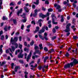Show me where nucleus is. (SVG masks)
I'll use <instances>...</instances> for the list:
<instances>
[{"instance_id":"49","label":"nucleus","mask_w":78,"mask_h":78,"mask_svg":"<svg viewBox=\"0 0 78 78\" xmlns=\"http://www.w3.org/2000/svg\"><path fill=\"white\" fill-rule=\"evenodd\" d=\"M23 28H24V25H21V30H23Z\"/></svg>"},{"instance_id":"48","label":"nucleus","mask_w":78,"mask_h":78,"mask_svg":"<svg viewBox=\"0 0 78 78\" xmlns=\"http://www.w3.org/2000/svg\"><path fill=\"white\" fill-rule=\"evenodd\" d=\"M42 66H38V69L39 70H41V69H42Z\"/></svg>"},{"instance_id":"16","label":"nucleus","mask_w":78,"mask_h":78,"mask_svg":"<svg viewBox=\"0 0 78 78\" xmlns=\"http://www.w3.org/2000/svg\"><path fill=\"white\" fill-rule=\"evenodd\" d=\"M3 47V45H1L0 46V55L2 54L3 53V50H2V48Z\"/></svg>"},{"instance_id":"20","label":"nucleus","mask_w":78,"mask_h":78,"mask_svg":"<svg viewBox=\"0 0 78 78\" xmlns=\"http://www.w3.org/2000/svg\"><path fill=\"white\" fill-rule=\"evenodd\" d=\"M24 51H27V53H28L29 52V49L25 48H24Z\"/></svg>"},{"instance_id":"41","label":"nucleus","mask_w":78,"mask_h":78,"mask_svg":"<svg viewBox=\"0 0 78 78\" xmlns=\"http://www.w3.org/2000/svg\"><path fill=\"white\" fill-rule=\"evenodd\" d=\"M15 68L17 70H18V69H20V66H16Z\"/></svg>"},{"instance_id":"30","label":"nucleus","mask_w":78,"mask_h":78,"mask_svg":"<svg viewBox=\"0 0 78 78\" xmlns=\"http://www.w3.org/2000/svg\"><path fill=\"white\" fill-rule=\"evenodd\" d=\"M23 47V46H22V45L21 44H19V45L18 46L19 48H20V49H22V47Z\"/></svg>"},{"instance_id":"26","label":"nucleus","mask_w":78,"mask_h":78,"mask_svg":"<svg viewBox=\"0 0 78 78\" xmlns=\"http://www.w3.org/2000/svg\"><path fill=\"white\" fill-rule=\"evenodd\" d=\"M35 51H36L37 53V54H38L39 55H41V51H40L38 50H36Z\"/></svg>"},{"instance_id":"17","label":"nucleus","mask_w":78,"mask_h":78,"mask_svg":"<svg viewBox=\"0 0 78 78\" xmlns=\"http://www.w3.org/2000/svg\"><path fill=\"white\" fill-rule=\"evenodd\" d=\"M12 45H14L15 46V48H18V44L15 43H12Z\"/></svg>"},{"instance_id":"52","label":"nucleus","mask_w":78,"mask_h":78,"mask_svg":"<svg viewBox=\"0 0 78 78\" xmlns=\"http://www.w3.org/2000/svg\"><path fill=\"white\" fill-rule=\"evenodd\" d=\"M73 6H74V8H76V5L75 4V3H73Z\"/></svg>"},{"instance_id":"4","label":"nucleus","mask_w":78,"mask_h":78,"mask_svg":"<svg viewBox=\"0 0 78 78\" xmlns=\"http://www.w3.org/2000/svg\"><path fill=\"white\" fill-rule=\"evenodd\" d=\"M71 26L70 23H68L66 26V29L64 30L65 32H69L70 31V26Z\"/></svg>"},{"instance_id":"8","label":"nucleus","mask_w":78,"mask_h":78,"mask_svg":"<svg viewBox=\"0 0 78 78\" xmlns=\"http://www.w3.org/2000/svg\"><path fill=\"white\" fill-rule=\"evenodd\" d=\"M45 26H44L42 27V29L40 30L38 33L39 34H41L42 33L45 32Z\"/></svg>"},{"instance_id":"10","label":"nucleus","mask_w":78,"mask_h":78,"mask_svg":"<svg viewBox=\"0 0 78 78\" xmlns=\"http://www.w3.org/2000/svg\"><path fill=\"white\" fill-rule=\"evenodd\" d=\"M45 68L48 69V65H47L46 66V65H44L43 67L42 66V69L43 72H45Z\"/></svg>"},{"instance_id":"32","label":"nucleus","mask_w":78,"mask_h":78,"mask_svg":"<svg viewBox=\"0 0 78 78\" xmlns=\"http://www.w3.org/2000/svg\"><path fill=\"white\" fill-rule=\"evenodd\" d=\"M65 56L66 57H69V56H70V55L68 52H67L66 53V54L65 55Z\"/></svg>"},{"instance_id":"2","label":"nucleus","mask_w":78,"mask_h":78,"mask_svg":"<svg viewBox=\"0 0 78 78\" xmlns=\"http://www.w3.org/2000/svg\"><path fill=\"white\" fill-rule=\"evenodd\" d=\"M47 16H50V13L49 12H48L46 13V15H45L42 14V13H40L39 14V17L43 19H45V17H46Z\"/></svg>"},{"instance_id":"33","label":"nucleus","mask_w":78,"mask_h":78,"mask_svg":"<svg viewBox=\"0 0 78 78\" xmlns=\"http://www.w3.org/2000/svg\"><path fill=\"white\" fill-rule=\"evenodd\" d=\"M27 19H24L22 20V22H23V23H25L26 22H27Z\"/></svg>"},{"instance_id":"54","label":"nucleus","mask_w":78,"mask_h":78,"mask_svg":"<svg viewBox=\"0 0 78 78\" xmlns=\"http://www.w3.org/2000/svg\"><path fill=\"white\" fill-rule=\"evenodd\" d=\"M20 34V33H19V32H17L16 33L15 35L16 36H17V35H19Z\"/></svg>"},{"instance_id":"37","label":"nucleus","mask_w":78,"mask_h":78,"mask_svg":"<svg viewBox=\"0 0 78 78\" xmlns=\"http://www.w3.org/2000/svg\"><path fill=\"white\" fill-rule=\"evenodd\" d=\"M50 51H49V53H52V52H54V50L53 48H51V49H50Z\"/></svg>"},{"instance_id":"25","label":"nucleus","mask_w":78,"mask_h":78,"mask_svg":"<svg viewBox=\"0 0 78 78\" xmlns=\"http://www.w3.org/2000/svg\"><path fill=\"white\" fill-rule=\"evenodd\" d=\"M39 46L40 47V50H42V49H43V47H42V44H39Z\"/></svg>"},{"instance_id":"60","label":"nucleus","mask_w":78,"mask_h":78,"mask_svg":"<svg viewBox=\"0 0 78 78\" xmlns=\"http://www.w3.org/2000/svg\"><path fill=\"white\" fill-rule=\"evenodd\" d=\"M9 52V50L8 49H7L5 51V52L6 53H8Z\"/></svg>"},{"instance_id":"23","label":"nucleus","mask_w":78,"mask_h":78,"mask_svg":"<svg viewBox=\"0 0 78 78\" xmlns=\"http://www.w3.org/2000/svg\"><path fill=\"white\" fill-rule=\"evenodd\" d=\"M18 58H23V55L22 54V55H18Z\"/></svg>"},{"instance_id":"43","label":"nucleus","mask_w":78,"mask_h":78,"mask_svg":"<svg viewBox=\"0 0 78 78\" xmlns=\"http://www.w3.org/2000/svg\"><path fill=\"white\" fill-rule=\"evenodd\" d=\"M45 4L46 5H48V4H49V2H48V0H46L45 1Z\"/></svg>"},{"instance_id":"58","label":"nucleus","mask_w":78,"mask_h":78,"mask_svg":"<svg viewBox=\"0 0 78 78\" xmlns=\"http://www.w3.org/2000/svg\"><path fill=\"white\" fill-rule=\"evenodd\" d=\"M36 7V6H35V5H33L32 6V8L34 9Z\"/></svg>"},{"instance_id":"63","label":"nucleus","mask_w":78,"mask_h":78,"mask_svg":"<svg viewBox=\"0 0 78 78\" xmlns=\"http://www.w3.org/2000/svg\"><path fill=\"white\" fill-rule=\"evenodd\" d=\"M44 36L47 37V33L45 32L44 33Z\"/></svg>"},{"instance_id":"9","label":"nucleus","mask_w":78,"mask_h":78,"mask_svg":"<svg viewBox=\"0 0 78 78\" xmlns=\"http://www.w3.org/2000/svg\"><path fill=\"white\" fill-rule=\"evenodd\" d=\"M11 48H12V49L11 48H9V51H11V53H12V51H14L16 49V48H15V47H14V46H12L11 47Z\"/></svg>"},{"instance_id":"53","label":"nucleus","mask_w":78,"mask_h":78,"mask_svg":"<svg viewBox=\"0 0 78 78\" xmlns=\"http://www.w3.org/2000/svg\"><path fill=\"white\" fill-rule=\"evenodd\" d=\"M21 1H19L18 3H17V4L18 5H20V4H21Z\"/></svg>"},{"instance_id":"19","label":"nucleus","mask_w":78,"mask_h":78,"mask_svg":"<svg viewBox=\"0 0 78 78\" xmlns=\"http://www.w3.org/2000/svg\"><path fill=\"white\" fill-rule=\"evenodd\" d=\"M49 58V57L48 56H46L45 57V58L44 59V63H45L47 61V60Z\"/></svg>"},{"instance_id":"59","label":"nucleus","mask_w":78,"mask_h":78,"mask_svg":"<svg viewBox=\"0 0 78 78\" xmlns=\"http://www.w3.org/2000/svg\"><path fill=\"white\" fill-rule=\"evenodd\" d=\"M55 28L56 30H58L59 29V27H58V26H55Z\"/></svg>"},{"instance_id":"38","label":"nucleus","mask_w":78,"mask_h":78,"mask_svg":"<svg viewBox=\"0 0 78 78\" xmlns=\"http://www.w3.org/2000/svg\"><path fill=\"white\" fill-rule=\"evenodd\" d=\"M4 30L5 31H8V30H7V26H5Z\"/></svg>"},{"instance_id":"3","label":"nucleus","mask_w":78,"mask_h":78,"mask_svg":"<svg viewBox=\"0 0 78 78\" xmlns=\"http://www.w3.org/2000/svg\"><path fill=\"white\" fill-rule=\"evenodd\" d=\"M18 41V37H15L13 38L12 37L11 38L10 40V43H16Z\"/></svg>"},{"instance_id":"22","label":"nucleus","mask_w":78,"mask_h":78,"mask_svg":"<svg viewBox=\"0 0 78 78\" xmlns=\"http://www.w3.org/2000/svg\"><path fill=\"white\" fill-rule=\"evenodd\" d=\"M38 36H39L40 38L41 39V40H42L43 41H44V38L42 37V36L41 34H39L38 35Z\"/></svg>"},{"instance_id":"34","label":"nucleus","mask_w":78,"mask_h":78,"mask_svg":"<svg viewBox=\"0 0 78 78\" xmlns=\"http://www.w3.org/2000/svg\"><path fill=\"white\" fill-rule=\"evenodd\" d=\"M44 51H48V49L47 48V47H44Z\"/></svg>"},{"instance_id":"50","label":"nucleus","mask_w":78,"mask_h":78,"mask_svg":"<svg viewBox=\"0 0 78 78\" xmlns=\"http://www.w3.org/2000/svg\"><path fill=\"white\" fill-rule=\"evenodd\" d=\"M62 19H61V22H64V19H63V16H62Z\"/></svg>"},{"instance_id":"24","label":"nucleus","mask_w":78,"mask_h":78,"mask_svg":"<svg viewBox=\"0 0 78 78\" xmlns=\"http://www.w3.org/2000/svg\"><path fill=\"white\" fill-rule=\"evenodd\" d=\"M19 62L22 64H23V63H24V62H23V60H19Z\"/></svg>"},{"instance_id":"51","label":"nucleus","mask_w":78,"mask_h":78,"mask_svg":"<svg viewBox=\"0 0 78 78\" xmlns=\"http://www.w3.org/2000/svg\"><path fill=\"white\" fill-rule=\"evenodd\" d=\"M44 39H45V41H48V38L47 37L44 36Z\"/></svg>"},{"instance_id":"12","label":"nucleus","mask_w":78,"mask_h":78,"mask_svg":"<svg viewBox=\"0 0 78 78\" xmlns=\"http://www.w3.org/2000/svg\"><path fill=\"white\" fill-rule=\"evenodd\" d=\"M10 21H13L14 24L16 25L17 24V20L16 19H10Z\"/></svg>"},{"instance_id":"40","label":"nucleus","mask_w":78,"mask_h":78,"mask_svg":"<svg viewBox=\"0 0 78 78\" xmlns=\"http://www.w3.org/2000/svg\"><path fill=\"white\" fill-rule=\"evenodd\" d=\"M40 62H41V59H38L37 62V64H38V65L39 64V63H40Z\"/></svg>"},{"instance_id":"5","label":"nucleus","mask_w":78,"mask_h":78,"mask_svg":"<svg viewBox=\"0 0 78 78\" xmlns=\"http://www.w3.org/2000/svg\"><path fill=\"white\" fill-rule=\"evenodd\" d=\"M51 17L52 18V23L54 25H56V24H58V23L57 22H55V18H53V17H55V19H57L56 18V17L55 16V14H52L51 15Z\"/></svg>"},{"instance_id":"64","label":"nucleus","mask_w":78,"mask_h":78,"mask_svg":"<svg viewBox=\"0 0 78 78\" xmlns=\"http://www.w3.org/2000/svg\"><path fill=\"white\" fill-rule=\"evenodd\" d=\"M67 3V1H64L63 2V4L64 5H66Z\"/></svg>"},{"instance_id":"31","label":"nucleus","mask_w":78,"mask_h":78,"mask_svg":"<svg viewBox=\"0 0 78 78\" xmlns=\"http://www.w3.org/2000/svg\"><path fill=\"white\" fill-rule=\"evenodd\" d=\"M4 39H5V37H4V35H2L1 37V40L2 41H3L4 40Z\"/></svg>"},{"instance_id":"55","label":"nucleus","mask_w":78,"mask_h":78,"mask_svg":"<svg viewBox=\"0 0 78 78\" xmlns=\"http://www.w3.org/2000/svg\"><path fill=\"white\" fill-rule=\"evenodd\" d=\"M25 57L24 58L25 59H27V53H25Z\"/></svg>"},{"instance_id":"35","label":"nucleus","mask_w":78,"mask_h":78,"mask_svg":"<svg viewBox=\"0 0 78 78\" xmlns=\"http://www.w3.org/2000/svg\"><path fill=\"white\" fill-rule=\"evenodd\" d=\"M2 20H8V18H5V16H3L2 17Z\"/></svg>"},{"instance_id":"45","label":"nucleus","mask_w":78,"mask_h":78,"mask_svg":"<svg viewBox=\"0 0 78 78\" xmlns=\"http://www.w3.org/2000/svg\"><path fill=\"white\" fill-rule=\"evenodd\" d=\"M66 33H66L67 36H69L70 34V33L69 32H66Z\"/></svg>"},{"instance_id":"6","label":"nucleus","mask_w":78,"mask_h":78,"mask_svg":"<svg viewBox=\"0 0 78 78\" xmlns=\"http://www.w3.org/2000/svg\"><path fill=\"white\" fill-rule=\"evenodd\" d=\"M73 61L72 62H74V63L73 64V65H76V64H78V60H77L74 57H73L71 58V61Z\"/></svg>"},{"instance_id":"18","label":"nucleus","mask_w":78,"mask_h":78,"mask_svg":"<svg viewBox=\"0 0 78 78\" xmlns=\"http://www.w3.org/2000/svg\"><path fill=\"white\" fill-rule=\"evenodd\" d=\"M24 9L26 12L27 13H28V12H29V9L27 7H24Z\"/></svg>"},{"instance_id":"57","label":"nucleus","mask_w":78,"mask_h":78,"mask_svg":"<svg viewBox=\"0 0 78 78\" xmlns=\"http://www.w3.org/2000/svg\"><path fill=\"white\" fill-rule=\"evenodd\" d=\"M48 27L49 28H50L51 27V25L50 24H49L48 26Z\"/></svg>"},{"instance_id":"42","label":"nucleus","mask_w":78,"mask_h":78,"mask_svg":"<svg viewBox=\"0 0 78 78\" xmlns=\"http://www.w3.org/2000/svg\"><path fill=\"white\" fill-rule=\"evenodd\" d=\"M41 10H42V11H45L46 10V9L44 8V7H42L41 8Z\"/></svg>"},{"instance_id":"13","label":"nucleus","mask_w":78,"mask_h":78,"mask_svg":"<svg viewBox=\"0 0 78 78\" xmlns=\"http://www.w3.org/2000/svg\"><path fill=\"white\" fill-rule=\"evenodd\" d=\"M22 11H23V10L22 9H21L17 13V15L18 16H20V14H21L22 13Z\"/></svg>"},{"instance_id":"39","label":"nucleus","mask_w":78,"mask_h":78,"mask_svg":"<svg viewBox=\"0 0 78 78\" xmlns=\"http://www.w3.org/2000/svg\"><path fill=\"white\" fill-rule=\"evenodd\" d=\"M52 41H53L54 40V39H56V36H55L53 37L52 38Z\"/></svg>"},{"instance_id":"1","label":"nucleus","mask_w":78,"mask_h":78,"mask_svg":"<svg viewBox=\"0 0 78 78\" xmlns=\"http://www.w3.org/2000/svg\"><path fill=\"white\" fill-rule=\"evenodd\" d=\"M75 63V62L74 61L73 62H71L70 63H68L67 64L65 65L64 66V68L65 69H69L70 68V66L71 67H72L73 65V64Z\"/></svg>"},{"instance_id":"15","label":"nucleus","mask_w":78,"mask_h":78,"mask_svg":"<svg viewBox=\"0 0 78 78\" xmlns=\"http://www.w3.org/2000/svg\"><path fill=\"white\" fill-rule=\"evenodd\" d=\"M34 49L35 51L38 50H39V46H37L36 44H34Z\"/></svg>"},{"instance_id":"7","label":"nucleus","mask_w":78,"mask_h":78,"mask_svg":"<svg viewBox=\"0 0 78 78\" xmlns=\"http://www.w3.org/2000/svg\"><path fill=\"white\" fill-rule=\"evenodd\" d=\"M31 55H32V51H30L29 55L27 56V58H26L27 61V62H29V59H30V58L31 57Z\"/></svg>"},{"instance_id":"27","label":"nucleus","mask_w":78,"mask_h":78,"mask_svg":"<svg viewBox=\"0 0 78 78\" xmlns=\"http://www.w3.org/2000/svg\"><path fill=\"white\" fill-rule=\"evenodd\" d=\"M34 44V41L33 40H32L31 41V42L30 43V45L31 46H33V45Z\"/></svg>"},{"instance_id":"62","label":"nucleus","mask_w":78,"mask_h":78,"mask_svg":"<svg viewBox=\"0 0 78 78\" xmlns=\"http://www.w3.org/2000/svg\"><path fill=\"white\" fill-rule=\"evenodd\" d=\"M3 25H4V23H1V27H3Z\"/></svg>"},{"instance_id":"11","label":"nucleus","mask_w":78,"mask_h":78,"mask_svg":"<svg viewBox=\"0 0 78 78\" xmlns=\"http://www.w3.org/2000/svg\"><path fill=\"white\" fill-rule=\"evenodd\" d=\"M34 13L33 14V16L34 17H35L37 15V9H36L34 11Z\"/></svg>"},{"instance_id":"29","label":"nucleus","mask_w":78,"mask_h":78,"mask_svg":"<svg viewBox=\"0 0 78 78\" xmlns=\"http://www.w3.org/2000/svg\"><path fill=\"white\" fill-rule=\"evenodd\" d=\"M53 11V9L51 8H49L48 9V12H52Z\"/></svg>"},{"instance_id":"61","label":"nucleus","mask_w":78,"mask_h":78,"mask_svg":"<svg viewBox=\"0 0 78 78\" xmlns=\"http://www.w3.org/2000/svg\"><path fill=\"white\" fill-rule=\"evenodd\" d=\"M19 39L20 41H22V37L20 36L19 37Z\"/></svg>"},{"instance_id":"44","label":"nucleus","mask_w":78,"mask_h":78,"mask_svg":"<svg viewBox=\"0 0 78 78\" xmlns=\"http://www.w3.org/2000/svg\"><path fill=\"white\" fill-rule=\"evenodd\" d=\"M52 32L53 33H56V29L55 28H54L52 30Z\"/></svg>"},{"instance_id":"21","label":"nucleus","mask_w":78,"mask_h":78,"mask_svg":"<svg viewBox=\"0 0 78 78\" xmlns=\"http://www.w3.org/2000/svg\"><path fill=\"white\" fill-rule=\"evenodd\" d=\"M39 0H36V2H34V3L35 5H39Z\"/></svg>"},{"instance_id":"47","label":"nucleus","mask_w":78,"mask_h":78,"mask_svg":"<svg viewBox=\"0 0 78 78\" xmlns=\"http://www.w3.org/2000/svg\"><path fill=\"white\" fill-rule=\"evenodd\" d=\"M60 8H61V6L59 5H58L56 7L57 9H59Z\"/></svg>"},{"instance_id":"28","label":"nucleus","mask_w":78,"mask_h":78,"mask_svg":"<svg viewBox=\"0 0 78 78\" xmlns=\"http://www.w3.org/2000/svg\"><path fill=\"white\" fill-rule=\"evenodd\" d=\"M73 38L74 40H76L77 39H78V36H73Z\"/></svg>"},{"instance_id":"56","label":"nucleus","mask_w":78,"mask_h":78,"mask_svg":"<svg viewBox=\"0 0 78 78\" xmlns=\"http://www.w3.org/2000/svg\"><path fill=\"white\" fill-rule=\"evenodd\" d=\"M75 19H73L72 20V23H73V24H75V23H74L75 22Z\"/></svg>"},{"instance_id":"14","label":"nucleus","mask_w":78,"mask_h":78,"mask_svg":"<svg viewBox=\"0 0 78 78\" xmlns=\"http://www.w3.org/2000/svg\"><path fill=\"white\" fill-rule=\"evenodd\" d=\"M42 20L41 19H40L38 20V23L40 27H42Z\"/></svg>"},{"instance_id":"36","label":"nucleus","mask_w":78,"mask_h":78,"mask_svg":"<svg viewBox=\"0 0 78 78\" xmlns=\"http://www.w3.org/2000/svg\"><path fill=\"white\" fill-rule=\"evenodd\" d=\"M5 64H6L5 62V61L2 62L1 64V66H3V65Z\"/></svg>"},{"instance_id":"46","label":"nucleus","mask_w":78,"mask_h":78,"mask_svg":"<svg viewBox=\"0 0 78 78\" xmlns=\"http://www.w3.org/2000/svg\"><path fill=\"white\" fill-rule=\"evenodd\" d=\"M47 45H48V46H52V44H51L50 43H48L47 44Z\"/></svg>"}]
</instances>
